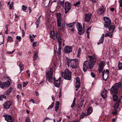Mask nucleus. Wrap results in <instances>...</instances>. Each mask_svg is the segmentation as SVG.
Instances as JSON below:
<instances>
[{
	"label": "nucleus",
	"instance_id": "nucleus-1",
	"mask_svg": "<svg viewBox=\"0 0 122 122\" xmlns=\"http://www.w3.org/2000/svg\"><path fill=\"white\" fill-rule=\"evenodd\" d=\"M90 58L89 60L88 61H85L83 64V71L86 72L88 69H91L92 68L96 61V59L92 56H89Z\"/></svg>",
	"mask_w": 122,
	"mask_h": 122
},
{
	"label": "nucleus",
	"instance_id": "nucleus-2",
	"mask_svg": "<svg viewBox=\"0 0 122 122\" xmlns=\"http://www.w3.org/2000/svg\"><path fill=\"white\" fill-rule=\"evenodd\" d=\"M66 63L68 67H69L70 64L71 68L73 69H76L78 68L79 64V60L76 59H69L66 57Z\"/></svg>",
	"mask_w": 122,
	"mask_h": 122
},
{
	"label": "nucleus",
	"instance_id": "nucleus-3",
	"mask_svg": "<svg viewBox=\"0 0 122 122\" xmlns=\"http://www.w3.org/2000/svg\"><path fill=\"white\" fill-rule=\"evenodd\" d=\"M121 86V83L120 82H119L118 83H117L115 84L110 89L111 93V94L117 93L119 88H120Z\"/></svg>",
	"mask_w": 122,
	"mask_h": 122
},
{
	"label": "nucleus",
	"instance_id": "nucleus-4",
	"mask_svg": "<svg viewBox=\"0 0 122 122\" xmlns=\"http://www.w3.org/2000/svg\"><path fill=\"white\" fill-rule=\"evenodd\" d=\"M71 73L68 69L65 70V72H61V75L62 77L65 79L70 80L71 79Z\"/></svg>",
	"mask_w": 122,
	"mask_h": 122
},
{
	"label": "nucleus",
	"instance_id": "nucleus-5",
	"mask_svg": "<svg viewBox=\"0 0 122 122\" xmlns=\"http://www.w3.org/2000/svg\"><path fill=\"white\" fill-rule=\"evenodd\" d=\"M53 72V69L52 68H50V70L47 72H46V77L48 81L51 82H52Z\"/></svg>",
	"mask_w": 122,
	"mask_h": 122
},
{
	"label": "nucleus",
	"instance_id": "nucleus-6",
	"mask_svg": "<svg viewBox=\"0 0 122 122\" xmlns=\"http://www.w3.org/2000/svg\"><path fill=\"white\" fill-rule=\"evenodd\" d=\"M76 26L78 31V34L81 35L84 33L85 31L84 29L82 27V25L81 23L77 22Z\"/></svg>",
	"mask_w": 122,
	"mask_h": 122
},
{
	"label": "nucleus",
	"instance_id": "nucleus-7",
	"mask_svg": "<svg viewBox=\"0 0 122 122\" xmlns=\"http://www.w3.org/2000/svg\"><path fill=\"white\" fill-rule=\"evenodd\" d=\"M71 8V5L69 2L67 1L65 3V13L66 14Z\"/></svg>",
	"mask_w": 122,
	"mask_h": 122
},
{
	"label": "nucleus",
	"instance_id": "nucleus-8",
	"mask_svg": "<svg viewBox=\"0 0 122 122\" xmlns=\"http://www.w3.org/2000/svg\"><path fill=\"white\" fill-rule=\"evenodd\" d=\"M104 20L105 21V26L106 27H108L111 25V20L110 18L107 17H105L104 18Z\"/></svg>",
	"mask_w": 122,
	"mask_h": 122
},
{
	"label": "nucleus",
	"instance_id": "nucleus-9",
	"mask_svg": "<svg viewBox=\"0 0 122 122\" xmlns=\"http://www.w3.org/2000/svg\"><path fill=\"white\" fill-rule=\"evenodd\" d=\"M60 35H59L58 37L57 38L58 41L59 43V48L58 52H57V53L59 55L61 54V46L62 45V41H61V38L60 36Z\"/></svg>",
	"mask_w": 122,
	"mask_h": 122
},
{
	"label": "nucleus",
	"instance_id": "nucleus-10",
	"mask_svg": "<svg viewBox=\"0 0 122 122\" xmlns=\"http://www.w3.org/2000/svg\"><path fill=\"white\" fill-rule=\"evenodd\" d=\"M109 71L108 69H107L106 72L104 70L102 73V77L103 78L105 81L107 80V78L108 77V74H109Z\"/></svg>",
	"mask_w": 122,
	"mask_h": 122
},
{
	"label": "nucleus",
	"instance_id": "nucleus-11",
	"mask_svg": "<svg viewBox=\"0 0 122 122\" xmlns=\"http://www.w3.org/2000/svg\"><path fill=\"white\" fill-rule=\"evenodd\" d=\"M5 120L8 122H13L12 117L10 115L5 114L4 116Z\"/></svg>",
	"mask_w": 122,
	"mask_h": 122
},
{
	"label": "nucleus",
	"instance_id": "nucleus-12",
	"mask_svg": "<svg viewBox=\"0 0 122 122\" xmlns=\"http://www.w3.org/2000/svg\"><path fill=\"white\" fill-rule=\"evenodd\" d=\"M11 105V102L10 101H8L5 102L3 105V106L5 109H8Z\"/></svg>",
	"mask_w": 122,
	"mask_h": 122
},
{
	"label": "nucleus",
	"instance_id": "nucleus-13",
	"mask_svg": "<svg viewBox=\"0 0 122 122\" xmlns=\"http://www.w3.org/2000/svg\"><path fill=\"white\" fill-rule=\"evenodd\" d=\"M61 78L59 77L57 80L56 79L55 77L54 78V84L56 87H59L60 86V83Z\"/></svg>",
	"mask_w": 122,
	"mask_h": 122
},
{
	"label": "nucleus",
	"instance_id": "nucleus-14",
	"mask_svg": "<svg viewBox=\"0 0 122 122\" xmlns=\"http://www.w3.org/2000/svg\"><path fill=\"white\" fill-rule=\"evenodd\" d=\"M72 47L71 46H66L64 49L65 52L66 54H67L72 52Z\"/></svg>",
	"mask_w": 122,
	"mask_h": 122
},
{
	"label": "nucleus",
	"instance_id": "nucleus-15",
	"mask_svg": "<svg viewBox=\"0 0 122 122\" xmlns=\"http://www.w3.org/2000/svg\"><path fill=\"white\" fill-rule=\"evenodd\" d=\"M91 14L90 13L85 14V21L87 22H89L91 18Z\"/></svg>",
	"mask_w": 122,
	"mask_h": 122
},
{
	"label": "nucleus",
	"instance_id": "nucleus-16",
	"mask_svg": "<svg viewBox=\"0 0 122 122\" xmlns=\"http://www.w3.org/2000/svg\"><path fill=\"white\" fill-rule=\"evenodd\" d=\"M76 85L75 86V87L76 88L75 90H78V89L80 87V85L79 77H76Z\"/></svg>",
	"mask_w": 122,
	"mask_h": 122
},
{
	"label": "nucleus",
	"instance_id": "nucleus-17",
	"mask_svg": "<svg viewBox=\"0 0 122 122\" xmlns=\"http://www.w3.org/2000/svg\"><path fill=\"white\" fill-rule=\"evenodd\" d=\"M56 16L57 18V26L60 27L61 26V15L60 13H58L56 14Z\"/></svg>",
	"mask_w": 122,
	"mask_h": 122
},
{
	"label": "nucleus",
	"instance_id": "nucleus-18",
	"mask_svg": "<svg viewBox=\"0 0 122 122\" xmlns=\"http://www.w3.org/2000/svg\"><path fill=\"white\" fill-rule=\"evenodd\" d=\"M105 9L104 7L102 6L100 7L98 10L97 13L98 15H101L103 14L105 12Z\"/></svg>",
	"mask_w": 122,
	"mask_h": 122
},
{
	"label": "nucleus",
	"instance_id": "nucleus-19",
	"mask_svg": "<svg viewBox=\"0 0 122 122\" xmlns=\"http://www.w3.org/2000/svg\"><path fill=\"white\" fill-rule=\"evenodd\" d=\"M105 63L104 61H102L100 63L99 65V71L101 72L103 71V67Z\"/></svg>",
	"mask_w": 122,
	"mask_h": 122
},
{
	"label": "nucleus",
	"instance_id": "nucleus-20",
	"mask_svg": "<svg viewBox=\"0 0 122 122\" xmlns=\"http://www.w3.org/2000/svg\"><path fill=\"white\" fill-rule=\"evenodd\" d=\"M107 91L104 88L102 92L101 93L102 96L104 98H106L107 96Z\"/></svg>",
	"mask_w": 122,
	"mask_h": 122
},
{
	"label": "nucleus",
	"instance_id": "nucleus-21",
	"mask_svg": "<svg viewBox=\"0 0 122 122\" xmlns=\"http://www.w3.org/2000/svg\"><path fill=\"white\" fill-rule=\"evenodd\" d=\"M104 34H103L102 35L100 39L99 40V42H98L97 43L98 45H99L103 42L104 40Z\"/></svg>",
	"mask_w": 122,
	"mask_h": 122
},
{
	"label": "nucleus",
	"instance_id": "nucleus-22",
	"mask_svg": "<svg viewBox=\"0 0 122 122\" xmlns=\"http://www.w3.org/2000/svg\"><path fill=\"white\" fill-rule=\"evenodd\" d=\"M8 79H9L11 80L10 79L9 77H8ZM4 83L5 87H8L11 84V81H8L6 82H5Z\"/></svg>",
	"mask_w": 122,
	"mask_h": 122
},
{
	"label": "nucleus",
	"instance_id": "nucleus-23",
	"mask_svg": "<svg viewBox=\"0 0 122 122\" xmlns=\"http://www.w3.org/2000/svg\"><path fill=\"white\" fill-rule=\"evenodd\" d=\"M112 98L113 100L115 102L117 101L118 100H120V98L119 99H118V96L115 94H114L113 95Z\"/></svg>",
	"mask_w": 122,
	"mask_h": 122
},
{
	"label": "nucleus",
	"instance_id": "nucleus-24",
	"mask_svg": "<svg viewBox=\"0 0 122 122\" xmlns=\"http://www.w3.org/2000/svg\"><path fill=\"white\" fill-rule=\"evenodd\" d=\"M59 103L60 102L59 101H57L56 103L55 110L56 111H57L58 109Z\"/></svg>",
	"mask_w": 122,
	"mask_h": 122
},
{
	"label": "nucleus",
	"instance_id": "nucleus-25",
	"mask_svg": "<svg viewBox=\"0 0 122 122\" xmlns=\"http://www.w3.org/2000/svg\"><path fill=\"white\" fill-rule=\"evenodd\" d=\"M113 32H111L106 33L105 35V36L109 37L111 38L112 37V35Z\"/></svg>",
	"mask_w": 122,
	"mask_h": 122
},
{
	"label": "nucleus",
	"instance_id": "nucleus-26",
	"mask_svg": "<svg viewBox=\"0 0 122 122\" xmlns=\"http://www.w3.org/2000/svg\"><path fill=\"white\" fill-rule=\"evenodd\" d=\"M92 108L91 107H89L87 109V115H89L92 112Z\"/></svg>",
	"mask_w": 122,
	"mask_h": 122
},
{
	"label": "nucleus",
	"instance_id": "nucleus-27",
	"mask_svg": "<svg viewBox=\"0 0 122 122\" xmlns=\"http://www.w3.org/2000/svg\"><path fill=\"white\" fill-rule=\"evenodd\" d=\"M13 41V39L12 37L10 36L7 37V42H11Z\"/></svg>",
	"mask_w": 122,
	"mask_h": 122
},
{
	"label": "nucleus",
	"instance_id": "nucleus-28",
	"mask_svg": "<svg viewBox=\"0 0 122 122\" xmlns=\"http://www.w3.org/2000/svg\"><path fill=\"white\" fill-rule=\"evenodd\" d=\"M115 27V26L114 25H110L107 28H109V31L112 30V32H113L114 30Z\"/></svg>",
	"mask_w": 122,
	"mask_h": 122
},
{
	"label": "nucleus",
	"instance_id": "nucleus-29",
	"mask_svg": "<svg viewBox=\"0 0 122 122\" xmlns=\"http://www.w3.org/2000/svg\"><path fill=\"white\" fill-rule=\"evenodd\" d=\"M34 60L35 61L38 58V53L37 52H36L34 55Z\"/></svg>",
	"mask_w": 122,
	"mask_h": 122
},
{
	"label": "nucleus",
	"instance_id": "nucleus-30",
	"mask_svg": "<svg viewBox=\"0 0 122 122\" xmlns=\"http://www.w3.org/2000/svg\"><path fill=\"white\" fill-rule=\"evenodd\" d=\"M118 68L119 70H122V62H119L118 63Z\"/></svg>",
	"mask_w": 122,
	"mask_h": 122
},
{
	"label": "nucleus",
	"instance_id": "nucleus-31",
	"mask_svg": "<svg viewBox=\"0 0 122 122\" xmlns=\"http://www.w3.org/2000/svg\"><path fill=\"white\" fill-rule=\"evenodd\" d=\"M75 23V22H73L72 23H70L69 24L66 23L67 25L70 27H72L73 25Z\"/></svg>",
	"mask_w": 122,
	"mask_h": 122
},
{
	"label": "nucleus",
	"instance_id": "nucleus-32",
	"mask_svg": "<svg viewBox=\"0 0 122 122\" xmlns=\"http://www.w3.org/2000/svg\"><path fill=\"white\" fill-rule=\"evenodd\" d=\"M0 87L2 89L4 88L5 87L4 83H2L0 81Z\"/></svg>",
	"mask_w": 122,
	"mask_h": 122
},
{
	"label": "nucleus",
	"instance_id": "nucleus-33",
	"mask_svg": "<svg viewBox=\"0 0 122 122\" xmlns=\"http://www.w3.org/2000/svg\"><path fill=\"white\" fill-rule=\"evenodd\" d=\"M76 98H75L74 99V100L73 102L72 103L71 106V107L72 108H73V107H74L75 105V102L76 101Z\"/></svg>",
	"mask_w": 122,
	"mask_h": 122
},
{
	"label": "nucleus",
	"instance_id": "nucleus-34",
	"mask_svg": "<svg viewBox=\"0 0 122 122\" xmlns=\"http://www.w3.org/2000/svg\"><path fill=\"white\" fill-rule=\"evenodd\" d=\"M86 116L87 115L85 113L83 112L82 113L81 115L80 116V119H81L82 118H84V116Z\"/></svg>",
	"mask_w": 122,
	"mask_h": 122
},
{
	"label": "nucleus",
	"instance_id": "nucleus-35",
	"mask_svg": "<svg viewBox=\"0 0 122 122\" xmlns=\"http://www.w3.org/2000/svg\"><path fill=\"white\" fill-rule=\"evenodd\" d=\"M54 33L53 32H51L50 34V37L53 39H54Z\"/></svg>",
	"mask_w": 122,
	"mask_h": 122
},
{
	"label": "nucleus",
	"instance_id": "nucleus-36",
	"mask_svg": "<svg viewBox=\"0 0 122 122\" xmlns=\"http://www.w3.org/2000/svg\"><path fill=\"white\" fill-rule=\"evenodd\" d=\"M19 66L20 70L21 71H22L24 68L23 65V64L21 63H20L19 65Z\"/></svg>",
	"mask_w": 122,
	"mask_h": 122
},
{
	"label": "nucleus",
	"instance_id": "nucleus-37",
	"mask_svg": "<svg viewBox=\"0 0 122 122\" xmlns=\"http://www.w3.org/2000/svg\"><path fill=\"white\" fill-rule=\"evenodd\" d=\"M54 102L52 103L51 104L49 107L47 108V109H50L52 108L54 106Z\"/></svg>",
	"mask_w": 122,
	"mask_h": 122
},
{
	"label": "nucleus",
	"instance_id": "nucleus-38",
	"mask_svg": "<svg viewBox=\"0 0 122 122\" xmlns=\"http://www.w3.org/2000/svg\"><path fill=\"white\" fill-rule=\"evenodd\" d=\"M81 49L79 48L78 51L77 56V57H79L80 56L81 54Z\"/></svg>",
	"mask_w": 122,
	"mask_h": 122
},
{
	"label": "nucleus",
	"instance_id": "nucleus-39",
	"mask_svg": "<svg viewBox=\"0 0 122 122\" xmlns=\"http://www.w3.org/2000/svg\"><path fill=\"white\" fill-rule=\"evenodd\" d=\"M40 21H38V20H37L35 23L36 25V28L37 29L38 28V27H39Z\"/></svg>",
	"mask_w": 122,
	"mask_h": 122
},
{
	"label": "nucleus",
	"instance_id": "nucleus-40",
	"mask_svg": "<svg viewBox=\"0 0 122 122\" xmlns=\"http://www.w3.org/2000/svg\"><path fill=\"white\" fill-rule=\"evenodd\" d=\"M59 35V33H56V34L54 33V39H55V38H57L58 36Z\"/></svg>",
	"mask_w": 122,
	"mask_h": 122
},
{
	"label": "nucleus",
	"instance_id": "nucleus-41",
	"mask_svg": "<svg viewBox=\"0 0 122 122\" xmlns=\"http://www.w3.org/2000/svg\"><path fill=\"white\" fill-rule=\"evenodd\" d=\"M25 121V122H30V120L29 117L26 118Z\"/></svg>",
	"mask_w": 122,
	"mask_h": 122
},
{
	"label": "nucleus",
	"instance_id": "nucleus-42",
	"mask_svg": "<svg viewBox=\"0 0 122 122\" xmlns=\"http://www.w3.org/2000/svg\"><path fill=\"white\" fill-rule=\"evenodd\" d=\"M14 2L12 1L11 2L10 4V9H11L13 7V6Z\"/></svg>",
	"mask_w": 122,
	"mask_h": 122
},
{
	"label": "nucleus",
	"instance_id": "nucleus-43",
	"mask_svg": "<svg viewBox=\"0 0 122 122\" xmlns=\"http://www.w3.org/2000/svg\"><path fill=\"white\" fill-rule=\"evenodd\" d=\"M116 102L114 104V105H116V106H119V103L120 102V100H118L117 101H116Z\"/></svg>",
	"mask_w": 122,
	"mask_h": 122
},
{
	"label": "nucleus",
	"instance_id": "nucleus-44",
	"mask_svg": "<svg viewBox=\"0 0 122 122\" xmlns=\"http://www.w3.org/2000/svg\"><path fill=\"white\" fill-rule=\"evenodd\" d=\"M80 2L79 1H78L76 3H75L74 4V5L75 6H77L78 7V5H79L80 4Z\"/></svg>",
	"mask_w": 122,
	"mask_h": 122
},
{
	"label": "nucleus",
	"instance_id": "nucleus-45",
	"mask_svg": "<svg viewBox=\"0 0 122 122\" xmlns=\"http://www.w3.org/2000/svg\"><path fill=\"white\" fill-rule=\"evenodd\" d=\"M28 82H27L26 83H25V82H23V87H25V86L28 84Z\"/></svg>",
	"mask_w": 122,
	"mask_h": 122
},
{
	"label": "nucleus",
	"instance_id": "nucleus-46",
	"mask_svg": "<svg viewBox=\"0 0 122 122\" xmlns=\"http://www.w3.org/2000/svg\"><path fill=\"white\" fill-rule=\"evenodd\" d=\"M15 50H13L12 51V52H10V51H7V54H12L15 51Z\"/></svg>",
	"mask_w": 122,
	"mask_h": 122
},
{
	"label": "nucleus",
	"instance_id": "nucleus-47",
	"mask_svg": "<svg viewBox=\"0 0 122 122\" xmlns=\"http://www.w3.org/2000/svg\"><path fill=\"white\" fill-rule=\"evenodd\" d=\"M18 88L19 89H21L22 87V86L20 84H18L17 85Z\"/></svg>",
	"mask_w": 122,
	"mask_h": 122
},
{
	"label": "nucleus",
	"instance_id": "nucleus-48",
	"mask_svg": "<svg viewBox=\"0 0 122 122\" xmlns=\"http://www.w3.org/2000/svg\"><path fill=\"white\" fill-rule=\"evenodd\" d=\"M37 43V42H33V47H36V44Z\"/></svg>",
	"mask_w": 122,
	"mask_h": 122
},
{
	"label": "nucleus",
	"instance_id": "nucleus-49",
	"mask_svg": "<svg viewBox=\"0 0 122 122\" xmlns=\"http://www.w3.org/2000/svg\"><path fill=\"white\" fill-rule=\"evenodd\" d=\"M30 39L31 41V42H32L34 40V39L33 38V37L31 36L30 35Z\"/></svg>",
	"mask_w": 122,
	"mask_h": 122
},
{
	"label": "nucleus",
	"instance_id": "nucleus-50",
	"mask_svg": "<svg viewBox=\"0 0 122 122\" xmlns=\"http://www.w3.org/2000/svg\"><path fill=\"white\" fill-rule=\"evenodd\" d=\"M22 7L23 9L24 10H26V9L27 8L26 6H25L24 5H22Z\"/></svg>",
	"mask_w": 122,
	"mask_h": 122
},
{
	"label": "nucleus",
	"instance_id": "nucleus-51",
	"mask_svg": "<svg viewBox=\"0 0 122 122\" xmlns=\"http://www.w3.org/2000/svg\"><path fill=\"white\" fill-rule=\"evenodd\" d=\"M11 91H10L9 90H8L7 91V92H6V94L7 95H9L10 94V92H11Z\"/></svg>",
	"mask_w": 122,
	"mask_h": 122
},
{
	"label": "nucleus",
	"instance_id": "nucleus-52",
	"mask_svg": "<svg viewBox=\"0 0 122 122\" xmlns=\"http://www.w3.org/2000/svg\"><path fill=\"white\" fill-rule=\"evenodd\" d=\"M119 106H116V105H114V108L115 110L117 108H118L119 107Z\"/></svg>",
	"mask_w": 122,
	"mask_h": 122
},
{
	"label": "nucleus",
	"instance_id": "nucleus-53",
	"mask_svg": "<svg viewBox=\"0 0 122 122\" xmlns=\"http://www.w3.org/2000/svg\"><path fill=\"white\" fill-rule=\"evenodd\" d=\"M91 75L93 77H95V75L94 73L93 72H91Z\"/></svg>",
	"mask_w": 122,
	"mask_h": 122
},
{
	"label": "nucleus",
	"instance_id": "nucleus-54",
	"mask_svg": "<svg viewBox=\"0 0 122 122\" xmlns=\"http://www.w3.org/2000/svg\"><path fill=\"white\" fill-rule=\"evenodd\" d=\"M60 4L62 6H64V1H61L60 2Z\"/></svg>",
	"mask_w": 122,
	"mask_h": 122
},
{
	"label": "nucleus",
	"instance_id": "nucleus-55",
	"mask_svg": "<svg viewBox=\"0 0 122 122\" xmlns=\"http://www.w3.org/2000/svg\"><path fill=\"white\" fill-rule=\"evenodd\" d=\"M16 38L17 40H20L21 39V37L20 36H16Z\"/></svg>",
	"mask_w": 122,
	"mask_h": 122
},
{
	"label": "nucleus",
	"instance_id": "nucleus-56",
	"mask_svg": "<svg viewBox=\"0 0 122 122\" xmlns=\"http://www.w3.org/2000/svg\"><path fill=\"white\" fill-rule=\"evenodd\" d=\"M84 102V101L83 99H82L81 101V104L82 105H83V102Z\"/></svg>",
	"mask_w": 122,
	"mask_h": 122
},
{
	"label": "nucleus",
	"instance_id": "nucleus-57",
	"mask_svg": "<svg viewBox=\"0 0 122 122\" xmlns=\"http://www.w3.org/2000/svg\"><path fill=\"white\" fill-rule=\"evenodd\" d=\"M45 81V80H44V81H41L40 82V84H42Z\"/></svg>",
	"mask_w": 122,
	"mask_h": 122
},
{
	"label": "nucleus",
	"instance_id": "nucleus-58",
	"mask_svg": "<svg viewBox=\"0 0 122 122\" xmlns=\"http://www.w3.org/2000/svg\"><path fill=\"white\" fill-rule=\"evenodd\" d=\"M120 7H122V0H120Z\"/></svg>",
	"mask_w": 122,
	"mask_h": 122
},
{
	"label": "nucleus",
	"instance_id": "nucleus-59",
	"mask_svg": "<svg viewBox=\"0 0 122 122\" xmlns=\"http://www.w3.org/2000/svg\"><path fill=\"white\" fill-rule=\"evenodd\" d=\"M1 97H2V98H3H3H5V99H6V97L4 95H1Z\"/></svg>",
	"mask_w": 122,
	"mask_h": 122
},
{
	"label": "nucleus",
	"instance_id": "nucleus-60",
	"mask_svg": "<svg viewBox=\"0 0 122 122\" xmlns=\"http://www.w3.org/2000/svg\"><path fill=\"white\" fill-rule=\"evenodd\" d=\"M35 93L36 94L37 96H39V94L38 92L36 91L35 92Z\"/></svg>",
	"mask_w": 122,
	"mask_h": 122
},
{
	"label": "nucleus",
	"instance_id": "nucleus-61",
	"mask_svg": "<svg viewBox=\"0 0 122 122\" xmlns=\"http://www.w3.org/2000/svg\"><path fill=\"white\" fill-rule=\"evenodd\" d=\"M62 120V118L60 117V119L59 120H58L57 121V122H60Z\"/></svg>",
	"mask_w": 122,
	"mask_h": 122
},
{
	"label": "nucleus",
	"instance_id": "nucleus-62",
	"mask_svg": "<svg viewBox=\"0 0 122 122\" xmlns=\"http://www.w3.org/2000/svg\"><path fill=\"white\" fill-rule=\"evenodd\" d=\"M91 27L90 26L87 28V30L90 31L91 30Z\"/></svg>",
	"mask_w": 122,
	"mask_h": 122
},
{
	"label": "nucleus",
	"instance_id": "nucleus-63",
	"mask_svg": "<svg viewBox=\"0 0 122 122\" xmlns=\"http://www.w3.org/2000/svg\"><path fill=\"white\" fill-rule=\"evenodd\" d=\"M52 120L51 119L49 118H46L44 120V121H45V120Z\"/></svg>",
	"mask_w": 122,
	"mask_h": 122
},
{
	"label": "nucleus",
	"instance_id": "nucleus-64",
	"mask_svg": "<svg viewBox=\"0 0 122 122\" xmlns=\"http://www.w3.org/2000/svg\"><path fill=\"white\" fill-rule=\"evenodd\" d=\"M30 101L32 102L33 103H35V102L34 100L32 99L31 100H30Z\"/></svg>",
	"mask_w": 122,
	"mask_h": 122
}]
</instances>
